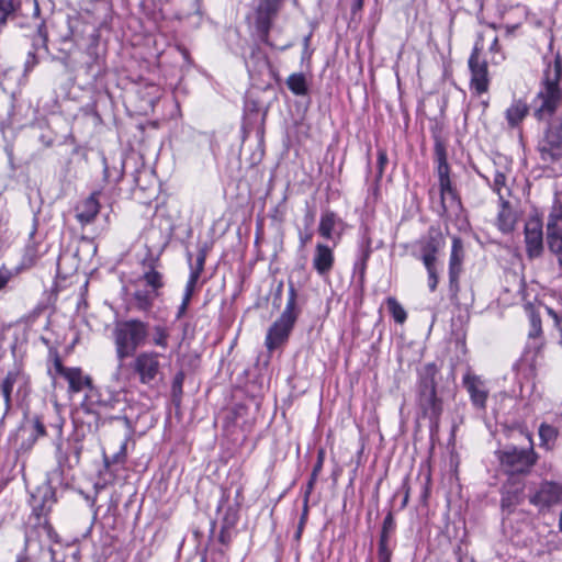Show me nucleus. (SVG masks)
<instances>
[{"mask_svg": "<svg viewBox=\"0 0 562 562\" xmlns=\"http://www.w3.org/2000/svg\"><path fill=\"white\" fill-rule=\"evenodd\" d=\"M530 108L522 99H515L505 111V120L509 130H520L524 120L528 116Z\"/></svg>", "mask_w": 562, "mask_h": 562, "instance_id": "obj_29", "label": "nucleus"}, {"mask_svg": "<svg viewBox=\"0 0 562 562\" xmlns=\"http://www.w3.org/2000/svg\"><path fill=\"white\" fill-rule=\"evenodd\" d=\"M216 510L217 513L224 512L222 525L231 528L235 527L238 521V507L237 505H228V494L226 492L222 493Z\"/></svg>", "mask_w": 562, "mask_h": 562, "instance_id": "obj_34", "label": "nucleus"}, {"mask_svg": "<svg viewBox=\"0 0 562 562\" xmlns=\"http://www.w3.org/2000/svg\"><path fill=\"white\" fill-rule=\"evenodd\" d=\"M296 299L297 291L294 284L290 282L285 307L278 319L269 327L266 335L265 346L269 351L276 350L288 341L301 313Z\"/></svg>", "mask_w": 562, "mask_h": 562, "instance_id": "obj_8", "label": "nucleus"}, {"mask_svg": "<svg viewBox=\"0 0 562 562\" xmlns=\"http://www.w3.org/2000/svg\"><path fill=\"white\" fill-rule=\"evenodd\" d=\"M98 103L99 99L92 101L91 103H88L85 108V114L92 115L95 120L101 121V115L98 111Z\"/></svg>", "mask_w": 562, "mask_h": 562, "instance_id": "obj_51", "label": "nucleus"}, {"mask_svg": "<svg viewBox=\"0 0 562 562\" xmlns=\"http://www.w3.org/2000/svg\"><path fill=\"white\" fill-rule=\"evenodd\" d=\"M86 54L88 56V60L85 63L86 74L97 80L105 72L104 59L98 53V44L89 45Z\"/></svg>", "mask_w": 562, "mask_h": 562, "instance_id": "obj_32", "label": "nucleus"}, {"mask_svg": "<svg viewBox=\"0 0 562 562\" xmlns=\"http://www.w3.org/2000/svg\"><path fill=\"white\" fill-rule=\"evenodd\" d=\"M229 529H231V527H225L224 525H222L221 531L218 535V540L221 543L227 544L229 542Z\"/></svg>", "mask_w": 562, "mask_h": 562, "instance_id": "obj_60", "label": "nucleus"}, {"mask_svg": "<svg viewBox=\"0 0 562 562\" xmlns=\"http://www.w3.org/2000/svg\"><path fill=\"white\" fill-rule=\"evenodd\" d=\"M186 374L184 372L178 371L171 382V398L175 406H180L183 395V383H184Z\"/></svg>", "mask_w": 562, "mask_h": 562, "instance_id": "obj_40", "label": "nucleus"}, {"mask_svg": "<svg viewBox=\"0 0 562 562\" xmlns=\"http://www.w3.org/2000/svg\"><path fill=\"white\" fill-rule=\"evenodd\" d=\"M334 263L335 255L333 249L325 244H316L312 266L317 274L321 277L329 274L334 268Z\"/></svg>", "mask_w": 562, "mask_h": 562, "instance_id": "obj_27", "label": "nucleus"}, {"mask_svg": "<svg viewBox=\"0 0 562 562\" xmlns=\"http://www.w3.org/2000/svg\"><path fill=\"white\" fill-rule=\"evenodd\" d=\"M12 278V272L5 267L0 268V290H2L10 279Z\"/></svg>", "mask_w": 562, "mask_h": 562, "instance_id": "obj_53", "label": "nucleus"}, {"mask_svg": "<svg viewBox=\"0 0 562 562\" xmlns=\"http://www.w3.org/2000/svg\"><path fill=\"white\" fill-rule=\"evenodd\" d=\"M339 221L340 220L337 217V215L333 211L324 212L321 216L319 226H318L319 235L326 239H331L333 231Z\"/></svg>", "mask_w": 562, "mask_h": 562, "instance_id": "obj_38", "label": "nucleus"}, {"mask_svg": "<svg viewBox=\"0 0 562 562\" xmlns=\"http://www.w3.org/2000/svg\"><path fill=\"white\" fill-rule=\"evenodd\" d=\"M386 306H387L390 314L392 315V317L394 318V321L396 323L403 324L406 321L407 313L395 297H393V296L387 297Z\"/></svg>", "mask_w": 562, "mask_h": 562, "instance_id": "obj_42", "label": "nucleus"}, {"mask_svg": "<svg viewBox=\"0 0 562 562\" xmlns=\"http://www.w3.org/2000/svg\"><path fill=\"white\" fill-rule=\"evenodd\" d=\"M120 393L108 386H93L85 394L82 403L85 407H91L108 418L110 413L120 404Z\"/></svg>", "mask_w": 562, "mask_h": 562, "instance_id": "obj_16", "label": "nucleus"}, {"mask_svg": "<svg viewBox=\"0 0 562 562\" xmlns=\"http://www.w3.org/2000/svg\"><path fill=\"white\" fill-rule=\"evenodd\" d=\"M547 243L555 255H562V207L554 206L548 217Z\"/></svg>", "mask_w": 562, "mask_h": 562, "instance_id": "obj_25", "label": "nucleus"}, {"mask_svg": "<svg viewBox=\"0 0 562 562\" xmlns=\"http://www.w3.org/2000/svg\"><path fill=\"white\" fill-rule=\"evenodd\" d=\"M394 533H391V532H385L383 530L380 531V536H379V541H384V542H395L392 537H393Z\"/></svg>", "mask_w": 562, "mask_h": 562, "instance_id": "obj_63", "label": "nucleus"}, {"mask_svg": "<svg viewBox=\"0 0 562 562\" xmlns=\"http://www.w3.org/2000/svg\"><path fill=\"white\" fill-rule=\"evenodd\" d=\"M31 391L30 375L22 363L14 362L0 380V393L3 397V405H0V428L13 405H22L29 398Z\"/></svg>", "mask_w": 562, "mask_h": 562, "instance_id": "obj_5", "label": "nucleus"}, {"mask_svg": "<svg viewBox=\"0 0 562 562\" xmlns=\"http://www.w3.org/2000/svg\"><path fill=\"white\" fill-rule=\"evenodd\" d=\"M38 218L34 217L32 228L29 233L27 241L24 246L21 266L23 268H32L36 265L38 259L46 252L43 245V236L37 233Z\"/></svg>", "mask_w": 562, "mask_h": 562, "instance_id": "obj_24", "label": "nucleus"}, {"mask_svg": "<svg viewBox=\"0 0 562 562\" xmlns=\"http://www.w3.org/2000/svg\"><path fill=\"white\" fill-rule=\"evenodd\" d=\"M38 140L46 148H49L55 144V137L52 134L43 133L40 135Z\"/></svg>", "mask_w": 562, "mask_h": 562, "instance_id": "obj_57", "label": "nucleus"}, {"mask_svg": "<svg viewBox=\"0 0 562 562\" xmlns=\"http://www.w3.org/2000/svg\"><path fill=\"white\" fill-rule=\"evenodd\" d=\"M170 328L166 325L157 324L153 327L151 334L149 333L148 342L157 348L166 350L169 347Z\"/></svg>", "mask_w": 562, "mask_h": 562, "instance_id": "obj_35", "label": "nucleus"}, {"mask_svg": "<svg viewBox=\"0 0 562 562\" xmlns=\"http://www.w3.org/2000/svg\"><path fill=\"white\" fill-rule=\"evenodd\" d=\"M49 356L53 358L55 374L67 382L69 395L82 392L86 394L90 387L94 386L91 375L85 373L80 367H65L57 350H49Z\"/></svg>", "mask_w": 562, "mask_h": 562, "instance_id": "obj_13", "label": "nucleus"}, {"mask_svg": "<svg viewBox=\"0 0 562 562\" xmlns=\"http://www.w3.org/2000/svg\"><path fill=\"white\" fill-rule=\"evenodd\" d=\"M126 446H127V439L123 441V443L120 447L119 452H116L113 456L112 462L113 463H123L126 459Z\"/></svg>", "mask_w": 562, "mask_h": 562, "instance_id": "obj_52", "label": "nucleus"}, {"mask_svg": "<svg viewBox=\"0 0 562 562\" xmlns=\"http://www.w3.org/2000/svg\"><path fill=\"white\" fill-rule=\"evenodd\" d=\"M501 471L507 477L522 479L531 473L539 456L533 449L532 441L528 447H517L507 445L503 449L496 451Z\"/></svg>", "mask_w": 562, "mask_h": 562, "instance_id": "obj_7", "label": "nucleus"}, {"mask_svg": "<svg viewBox=\"0 0 562 562\" xmlns=\"http://www.w3.org/2000/svg\"><path fill=\"white\" fill-rule=\"evenodd\" d=\"M65 420L63 417L57 416L56 420L52 424V427L56 430V438H64L63 428Z\"/></svg>", "mask_w": 562, "mask_h": 562, "instance_id": "obj_55", "label": "nucleus"}, {"mask_svg": "<svg viewBox=\"0 0 562 562\" xmlns=\"http://www.w3.org/2000/svg\"><path fill=\"white\" fill-rule=\"evenodd\" d=\"M464 248L460 237H453L448 263V295L450 302L459 306L460 278L463 273Z\"/></svg>", "mask_w": 562, "mask_h": 562, "instance_id": "obj_15", "label": "nucleus"}, {"mask_svg": "<svg viewBox=\"0 0 562 562\" xmlns=\"http://www.w3.org/2000/svg\"><path fill=\"white\" fill-rule=\"evenodd\" d=\"M150 324L139 318H130L115 323L112 336L119 368L124 361L137 352L138 348L148 342Z\"/></svg>", "mask_w": 562, "mask_h": 562, "instance_id": "obj_4", "label": "nucleus"}, {"mask_svg": "<svg viewBox=\"0 0 562 562\" xmlns=\"http://www.w3.org/2000/svg\"><path fill=\"white\" fill-rule=\"evenodd\" d=\"M198 281H199V278H196L195 274L189 276L182 299H184L186 301H191V297L193 295V292L195 290Z\"/></svg>", "mask_w": 562, "mask_h": 562, "instance_id": "obj_47", "label": "nucleus"}, {"mask_svg": "<svg viewBox=\"0 0 562 562\" xmlns=\"http://www.w3.org/2000/svg\"><path fill=\"white\" fill-rule=\"evenodd\" d=\"M528 316H529V331H528V338L529 339H539L542 337L543 330H542V321L540 313L535 310V307L529 306L528 307Z\"/></svg>", "mask_w": 562, "mask_h": 562, "instance_id": "obj_39", "label": "nucleus"}, {"mask_svg": "<svg viewBox=\"0 0 562 562\" xmlns=\"http://www.w3.org/2000/svg\"><path fill=\"white\" fill-rule=\"evenodd\" d=\"M313 231L312 228H304L299 232L300 248L303 249L312 240Z\"/></svg>", "mask_w": 562, "mask_h": 562, "instance_id": "obj_50", "label": "nucleus"}, {"mask_svg": "<svg viewBox=\"0 0 562 562\" xmlns=\"http://www.w3.org/2000/svg\"><path fill=\"white\" fill-rule=\"evenodd\" d=\"M286 87L294 95L303 97L308 93V83L303 72L291 74L286 79Z\"/></svg>", "mask_w": 562, "mask_h": 562, "instance_id": "obj_36", "label": "nucleus"}, {"mask_svg": "<svg viewBox=\"0 0 562 562\" xmlns=\"http://www.w3.org/2000/svg\"><path fill=\"white\" fill-rule=\"evenodd\" d=\"M506 187V176L503 171L496 170L494 173L492 190L499 196V200H505L502 194V189Z\"/></svg>", "mask_w": 562, "mask_h": 562, "instance_id": "obj_45", "label": "nucleus"}, {"mask_svg": "<svg viewBox=\"0 0 562 562\" xmlns=\"http://www.w3.org/2000/svg\"><path fill=\"white\" fill-rule=\"evenodd\" d=\"M427 271V284L430 292H435L438 288L439 276L436 263L424 265Z\"/></svg>", "mask_w": 562, "mask_h": 562, "instance_id": "obj_44", "label": "nucleus"}, {"mask_svg": "<svg viewBox=\"0 0 562 562\" xmlns=\"http://www.w3.org/2000/svg\"><path fill=\"white\" fill-rule=\"evenodd\" d=\"M415 245L419 249V256L423 265L436 263L437 255L445 245V238L441 232L435 227H430L425 236L416 240Z\"/></svg>", "mask_w": 562, "mask_h": 562, "instance_id": "obj_18", "label": "nucleus"}, {"mask_svg": "<svg viewBox=\"0 0 562 562\" xmlns=\"http://www.w3.org/2000/svg\"><path fill=\"white\" fill-rule=\"evenodd\" d=\"M392 555H393L392 549L378 550V552H376L378 562H391Z\"/></svg>", "mask_w": 562, "mask_h": 562, "instance_id": "obj_56", "label": "nucleus"}, {"mask_svg": "<svg viewBox=\"0 0 562 562\" xmlns=\"http://www.w3.org/2000/svg\"><path fill=\"white\" fill-rule=\"evenodd\" d=\"M376 176H375V182L376 184L381 181L385 167L389 162L387 153L384 148H379L376 153Z\"/></svg>", "mask_w": 562, "mask_h": 562, "instance_id": "obj_43", "label": "nucleus"}, {"mask_svg": "<svg viewBox=\"0 0 562 562\" xmlns=\"http://www.w3.org/2000/svg\"><path fill=\"white\" fill-rule=\"evenodd\" d=\"M432 138H434V154L435 160L437 164L436 173L438 177V186L440 193V205L442 210V214L447 213L448 206L446 204V200H450L451 207L456 206L457 209H461V199L456 187L452 184L450 178V166L448 164L447 158V148L443 139L440 135V128L438 126L431 130Z\"/></svg>", "mask_w": 562, "mask_h": 562, "instance_id": "obj_6", "label": "nucleus"}, {"mask_svg": "<svg viewBox=\"0 0 562 562\" xmlns=\"http://www.w3.org/2000/svg\"><path fill=\"white\" fill-rule=\"evenodd\" d=\"M308 501L310 499L303 498V508H302V514H301L300 521H299V522H302L305 525H306L307 518H308Z\"/></svg>", "mask_w": 562, "mask_h": 562, "instance_id": "obj_61", "label": "nucleus"}, {"mask_svg": "<svg viewBox=\"0 0 562 562\" xmlns=\"http://www.w3.org/2000/svg\"><path fill=\"white\" fill-rule=\"evenodd\" d=\"M205 263V254L201 251L195 260V265L191 266L190 274H195L196 278H200Z\"/></svg>", "mask_w": 562, "mask_h": 562, "instance_id": "obj_48", "label": "nucleus"}, {"mask_svg": "<svg viewBox=\"0 0 562 562\" xmlns=\"http://www.w3.org/2000/svg\"><path fill=\"white\" fill-rule=\"evenodd\" d=\"M85 434L79 431L71 434L67 438H55V460L56 469L54 474L61 479L66 471L72 470L80 464L83 451Z\"/></svg>", "mask_w": 562, "mask_h": 562, "instance_id": "obj_9", "label": "nucleus"}, {"mask_svg": "<svg viewBox=\"0 0 562 562\" xmlns=\"http://www.w3.org/2000/svg\"><path fill=\"white\" fill-rule=\"evenodd\" d=\"M159 260L149 256L142 261L143 273L135 280V284L138 286H145L153 292L160 293V290L165 286V277L158 269Z\"/></svg>", "mask_w": 562, "mask_h": 562, "instance_id": "obj_23", "label": "nucleus"}, {"mask_svg": "<svg viewBox=\"0 0 562 562\" xmlns=\"http://www.w3.org/2000/svg\"><path fill=\"white\" fill-rule=\"evenodd\" d=\"M441 380L440 366L428 362L417 369L416 404L422 415L429 419L430 428H437L443 412V402L438 394Z\"/></svg>", "mask_w": 562, "mask_h": 562, "instance_id": "obj_2", "label": "nucleus"}, {"mask_svg": "<svg viewBox=\"0 0 562 562\" xmlns=\"http://www.w3.org/2000/svg\"><path fill=\"white\" fill-rule=\"evenodd\" d=\"M516 214L512 210L510 204L506 200L501 201V210L497 215V227L504 234H509L516 225Z\"/></svg>", "mask_w": 562, "mask_h": 562, "instance_id": "obj_33", "label": "nucleus"}, {"mask_svg": "<svg viewBox=\"0 0 562 562\" xmlns=\"http://www.w3.org/2000/svg\"><path fill=\"white\" fill-rule=\"evenodd\" d=\"M284 4V0H259L255 9V26L260 41L272 47L284 50L291 46L290 43L277 46L270 41V30L274 19Z\"/></svg>", "mask_w": 562, "mask_h": 562, "instance_id": "obj_12", "label": "nucleus"}, {"mask_svg": "<svg viewBox=\"0 0 562 562\" xmlns=\"http://www.w3.org/2000/svg\"><path fill=\"white\" fill-rule=\"evenodd\" d=\"M542 346V342H536L533 346H528L517 366L528 363L530 371L533 372L536 370V358L541 351Z\"/></svg>", "mask_w": 562, "mask_h": 562, "instance_id": "obj_41", "label": "nucleus"}, {"mask_svg": "<svg viewBox=\"0 0 562 562\" xmlns=\"http://www.w3.org/2000/svg\"><path fill=\"white\" fill-rule=\"evenodd\" d=\"M525 480L507 477L501 490V508L507 515L522 503L525 498Z\"/></svg>", "mask_w": 562, "mask_h": 562, "instance_id": "obj_22", "label": "nucleus"}, {"mask_svg": "<svg viewBox=\"0 0 562 562\" xmlns=\"http://www.w3.org/2000/svg\"><path fill=\"white\" fill-rule=\"evenodd\" d=\"M105 419H108L106 416L91 407H85V404L81 402L72 416L75 425L74 432L79 431V434H82L83 431L85 435L87 432L94 434Z\"/></svg>", "mask_w": 562, "mask_h": 562, "instance_id": "obj_21", "label": "nucleus"}, {"mask_svg": "<svg viewBox=\"0 0 562 562\" xmlns=\"http://www.w3.org/2000/svg\"><path fill=\"white\" fill-rule=\"evenodd\" d=\"M396 529V522L393 516V513L390 510L383 519L381 530L385 532L394 533Z\"/></svg>", "mask_w": 562, "mask_h": 562, "instance_id": "obj_49", "label": "nucleus"}, {"mask_svg": "<svg viewBox=\"0 0 562 562\" xmlns=\"http://www.w3.org/2000/svg\"><path fill=\"white\" fill-rule=\"evenodd\" d=\"M303 221L305 228H312L315 221V212L311 209H307Z\"/></svg>", "mask_w": 562, "mask_h": 562, "instance_id": "obj_59", "label": "nucleus"}, {"mask_svg": "<svg viewBox=\"0 0 562 562\" xmlns=\"http://www.w3.org/2000/svg\"><path fill=\"white\" fill-rule=\"evenodd\" d=\"M162 357L160 352L151 349L136 352L127 369L140 384L154 386L162 379Z\"/></svg>", "mask_w": 562, "mask_h": 562, "instance_id": "obj_10", "label": "nucleus"}, {"mask_svg": "<svg viewBox=\"0 0 562 562\" xmlns=\"http://www.w3.org/2000/svg\"><path fill=\"white\" fill-rule=\"evenodd\" d=\"M317 477L318 475H314L313 473H311V476H310V480L306 484V488H305V492H304V497L305 499H310V496L314 490V486H315V483L317 481Z\"/></svg>", "mask_w": 562, "mask_h": 562, "instance_id": "obj_54", "label": "nucleus"}, {"mask_svg": "<svg viewBox=\"0 0 562 562\" xmlns=\"http://www.w3.org/2000/svg\"><path fill=\"white\" fill-rule=\"evenodd\" d=\"M462 384L470 396L472 406L477 411L484 412L490 394L485 381L472 373L471 370H468L462 378Z\"/></svg>", "mask_w": 562, "mask_h": 562, "instance_id": "obj_20", "label": "nucleus"}, {"mask_svg": "<svg viewBox=\"0 0 562 562\" xmlns=\"http://www.w3.org/2000/svg\"><path fill=\"white\" fill-rule=\"evenodd\" d=\"M538 434L540 438V447L547 450H552L559 437V429L552 425L542 423L539 426Z\"/></svg>", "mask_w": 562, "mask_h": 562, "instance_id": "obj_37", "label": "nucleus"}, {"mask_svg": "<svg viewBox=\"0 0 562 562\" xmlns=\"http://www.w3.org/2000/svg\"><path fill=\"white\" fill-rule=\"evenodd\" d=\"M47 435L46 426L41 416L35 415L23 420L10 435L9 441L18 458L29 454L38 438Z\"/></svg>", "mask_w": 562, "mask_h": 562, "instance_id": "obj_11", "label": "nucleus"}, {"mask_svg": "<svg viewBox=\"0 0 562 562\" xmlns=\"http://www.w3.org/2000/svg\"><path fill=\"white\" fill-rule=\"evenodd\" d=\"M364 0H355L351 5V12L355 14L358 11L362 10Z\"/></svg>", "mask_w": 562, "mask_h": 562, "instance_id": "obj_64", "label": "nucleus"}, {"mask_svg": "<svg viewBox=\"0 0 562 562\" xmlns=\"http://www.w3.org/2000/svg\"><path fill=\"white\" fill-rule=\"evenodd\" d=\"M529 503L539 510L549 509L562 502V484L555 481H542L538 487L530 491Z\"/></svg>", "mask_w": 562, "mask_h": 562, "instance_id": "obj_17", "label": "nucleus"}, {"mask_svg": "<svg viewBox=\"0 0 562 562\" xmlns=\"http://www.w3.org/2000/svg\"><path fill=\"white\" fill-rule=\"evenodd\" d=\"M484 48L483 35L477 34V38L472 48L468 60L471 72L470 89L477 95L486 93L490 88L488 66L485 59H481V53Z\"/></svg>", "mask_w": 562, "mask_h": 562, "instance_id": "obj_14", "label": "nucleus"}, {"mask_svg": "<svg viewBox=\"0 0 562 562\" xmlns=\"http://www.w3.org/2000/svg\"><path fill=\"white\" fill-rule=\"evenodd\" d=\"M372 251V239L370 236H364L358 247L357 258L352 267V273L357 276V283L361 289H363L366 284L368 261Z\"/></svg>", "mask_w": 562, "mask_h": 562, "instance_id": "obj_26", "label": "nucleus"}, {"mask_svg": "<svg viewBox=\"0 0 562 562\" xmlns=\"http://www.w3.org/2000/svg\"><path fill=\"white\" fill-rule=\"evenodd\" d=\"M543 60L546 66L533 100V116L539 122L548 121L537 151L540 160L549 166L562 158V119L552 120L562 105V57L555 53L546 55Z\"/></svg>", "mask_w": 562, "mask_h": 562, "instance_id": "obj_1", "label": "nucleus"}, {"mask_svg": "<svg viewBox=\"0 0 562 562\" xmlns=\"http://www.w3.org/2000/svg\"><path fill=\"white\" fill-rule=\"evenodd\" d=\"M100 192H92L76 207V218L81 225L91 224L100 212Z\"/></svg>", "mask_w": 562, "mask_h": 562, "instance_id": "obj_28", "label": "nucleus"}, {"mask_svg": "<svg viewBox=\"0 0 562 562\" xmlns=\"http://www.w3.org/2000/svg\"><path fill=\"white\" fill-rule=\"evenodd\" d=\"M41 50H48L47 34L42 29L38 30V34L32 40V47L27 52L24 61V75L30 74L40 64Z\"/></svg>", "mask_w": 562, "mask_h": 562, "instance_id": "obj_30", "label": "nucleus"}, {"mask_svg": "<svg viewBox=\"0 0 562 562\" xmlns=\"http://www.w3.org/2000/svg\"><path fill=\"white\" fill-rule=\"evenodd\" d=\"M543 226L538 217L529 218L524 228L526 255L533 260L543 254Z\"/></svg>", "mask_w": 562, "mask_h": 562, "instance_id": "obj_19", "label": "nucleus"}, {"mask_svg": "<svg viewBox=\"0 0 562 562\" xmlns=\"http://www.w3.org/2000/svg\"><path fill=\"white\" fill-rule=\"evenodd\" d=\"M56 502V493L49 485L38 487L32 495V514L25 527L26 544L41 541L43 537L58 542V535L48 520V515Z\"/></svg>", "mask_w": 562, "mask_h": 562, "instance_id": "obj_3", "label": "nucleus"}, {"mask_svg": "<svg viewBox=\"0 0 562 562\" xmlns=\"http://www.w3.org/2000/svg\"><path fill=\"white\" fill-rule=\"evenodd\" d=\"M189 304H190V301H186L184 299H182V302H181V304L178 308L177 315H176L177 319H180L184 315Z\"/></svg>", "mask_w": 562, "mask_h": 562, "instance_id": "obj_62", "label": "nucleus"}, {"mask_svg": "<svg viewBox=\"0 0 562 562\" xmlns=\"http://www.w3.org/2000/svg\"><path fill=\"white\" fill-rule=\"evenodd\" d=\"M547 314L553 319L555 328L560 333L559 344L562 346V314L554 311L552 307L544 305Z\"/></svg>", "mask_w": 562, "mask_h": 562, "instance_id": "obj_46", "label": "nucleus"}, {"mask_svg": "<svg viewBox=\"0 0 562 562\" xmlns=\"http://www.w3.org/2000/svg\"><path fill=\"white\" fill-rule=\"evenodd\" d=\"M323 463H324V451H323V450H321V451L318 452V456H317V461H316V463L314 464L313 470H312V473H313L314 475H318V474L321 473V471H322V469H323Z\"/></svg>", "mask_w": 562, "mask_h": 562, "instance_id": "obj_58", "label": "nucleus"}, {"mask_svg": "<svg viewBox=\"0 0 562 562\" xmlns=\"http://www.w3.org/2000/svg\"><path fill=\"white\" fill-rule=\"evenodd\" d=\"M160 296V293L153 292V290L139 286L137 288L131 299V308L142 312L148 313L153 310L155 301Z\"/></svg>", "mask_w": 562, "mask_h": 562, "instance_id": "obj_31", "label": "nucleus"}]
</instances>
